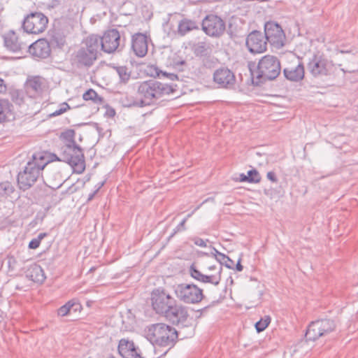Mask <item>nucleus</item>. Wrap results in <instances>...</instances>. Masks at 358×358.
Here are the masks:
<instances>
[{"instance_id": "41", "label": "nucleus", "mask_w": 358, "mask_h": 358, "mask_svg": "<svg viewBox=\"0 0 358 358\" xmlns=\"http://www.w3.org/2000/svg\"><path fill=\"white\" fill-rule=\"evenodd\" d=\"M187 222V218H184L173 229V233L171 234L169 238L173 237L177 233L184 231L187 229L185 224Z\"/></svg>"}, {"instance_id": "15", "label": "nucleus", "mask_w": 358, "mask_h": 358, "mask_svg": "<svg viewBox=\"0 0 358 358\" xmlns=\"http://www.w3.org/2000/svg\"><path fill=\"white\" fill-rule=\"evenodd\" d=\"M213 82L219 88L232 89L236 84L234 73L227 66L217 69L213 76Z\"/></svg>"}, {"instance_id": "33", "label": "nucleus", "mask_w": 358, "mask_h": 358, "mask_svg": "<svg viewBox=\"0 0 358 358\" xmlns=\"http://www.w3.org/2000/svg\"><path fill=\"white\" fill-rule=\"evenodd\" d=\"M85 101H92L93 103L101 105L104 103V98L99 96L93 89H89L83 94Z\"/></svg>"}, {"instance_id": "26", "label": "nucleus", "mask_w": 358, "mask_h": 358, "mask_svg": "<svg viewBox=\"0 0 358 358\" xmlns=\"http://www.w3.org/2000/svg\"><path fill=\"white\" fill-rule=\"evenodd\" d=\"M85 46H82L85 50L92 52L97 57L99 50H101V38L97 34L88 36L83 42Z\"/></svg>"}, {"instance_id": "29", "label": "nucleus", "mask_w": 358, "mask_h": 358, "mask_svg": "<svg viewBox=\"0 0 358 358\" xmlns=\"http://www.w3.org/2000/svg\"><path fill=\"white\" fill-rule=\"evenodd\" d=\"M76 131L74 129H66L61 133L59 139L62 142L60 147H66L65 150L69 148V145L77 144L75 141Z\"/></svg>"}, {"instance_id": "54", "label": "nucleus", "mask_w": 358, "mask_h": 358, "mask_svg": "<svg viewBox=\"0 0 358 358\" xmlns=\"http://www.w3.org/2000/svg\"><path fill=\"white\" fill-rule=\"evenodd\" d=\"M215 303V302H213V303L211 305H209V306H207L203 308H201V310H199V311L201 312V313H206L207 312V310L211 307L213 306V304Z\"/></svg>"}, {"instance_id": "40", "label": "nucleus", "mask_w": 358, "mask_h": 358, "mask_svg": "<svg viewBox=\"0 0 358 358\" xmlns=\"http://www.w3.org/2000/svg\"><path fill=\"white\" fill-rule=\"evenodd\" d=\"M225 257L226 258H223L222 259H221L222 258L220 257L217 259V262L220 264V266L222 267V265H224L228 268L234 269V262L227 255H225Z\"/></svg>"}, {"instance_id": "8", "label": "nucleus", "mask_w": 358, "mask_h": 358, "mask_svg": "<svg viewBox=\"0 0 358 358\" xmlns=\"http://www.w3.org/2000/svg\"><path fill=\"white\" fill-rule=\"evenodd\" d=\"M151 305L155 313L164 315L176 301L164 288L154 289L150 294Z\"/></svg>"}, {"instance_id": "43", "label": "nucleus", "mask_w": 358, "mask_h": 358, "mask_svg": "<svg viewBox=\"0 0 358 358\" xmlns=\"http://www.w3.org/2000/svg\"><path fill=\"white\" fill-rule=\"evenodd\" d=\"M41 244V242L36 238H33L29 243V248L30 249H36L39 247Z\"/></svg>"}, {"instance_id": "42", "label": "nucleus", "mask_w": 358, "mask_h": 358, "mask_svg": "<svg viewBox=\"0 0 358 358\" xmlns=\"http://www.w3.org/2000/svg\"><path fill=\"white\" fill-rule=\"evenodd\" d=\"M203 66L206 69H213L215 67L216 62L213 58L210 57H206L202 60Z\"/></svg>"}, {"instance_id": "4", "label": "nucleus", "mask_w": 358, "mask_h": 358, "mask_svg": "<svg viewBox=\"0 0 358 358\" xmlns=\"http://www.w3.org/2000/svg\"><path fill=\"white\" fill-rule=\"evenodd\" d=\"M248 66L252 76V84L256 86L275 80L281 72L280 59L271 55H266L259 59L255 76L251 69L252 64L250 63Z\"/></svg>"}, {"instance_id": "27", "label": "nucleus", "mask_w": 358, "mask_h": 358, "mask_svg": "<svg viewBox=\"0 0 358 358\" xmlns=\"http://www.w3.org/2000/svg\"><path fill=\"white\" fill-rule=\"evenodd\" d=\"M26 89L28 93L32 95L41 94L43 91V83L40 76H33L27 79Z\"/></svg>"}, {"instance_id": "24", "label": "nucleus", "mask_w": 358, "mask_h": 358, "mask_svg": "<svg viewBox=\"0 0 358 358\" xmlns=\"http://www.w3.org/2000/svg\"><path fill=\"white\" fill-rule=\"evenodd\" d=\"M97 57L92 52L85 50L80 47L73 55L72 61L73 64L80 69L83 67H90L96 60Z\"/></svg>"}, {"instance_id": "47", "label": "nucleus", "mask_w": 358, "mask_h": 358, "mask_svg": "<svg viewBox=\"0 0 358 358\" xmlns=\"http://www.w3.org/2000/svg\"><path fill=\"white\" fill-rule=\"evenodd\" d=\"M212 254L215 256L216 260L217 261V259L220 257L222 258L221 259H222L223 258H226L225 257V255L219 252L217 250H216L215 248H213V252H212Z\"/></svg>"}, {"instance_id": "45", "label": "nucleus", "mask_w": 358, "mask_h": 358, "mask_svg": "<svg viewBox=\"0 0 358 358\" xmlns=\"http://www.w3.org/2000/svg\"><path fill=\"white\" fill-rule=\"evenodd\" d=\"M61 3V0H51L50 3H48L47 8L48 9H52L57 7Z\"/></svg>"}, {"instance_id": "60", "label": "nucleus", "mask_w": 358, "mask_h": 358, "mask_svg": "<svg viewBox=\"0 0 358 358\" xmlns=\"http://www.w3.org/2000/svg\"><path fill=\"white\" fill-rule=\"evenodd\" d=\"M227 33L231 38H234V37L236 36L231 31H228Z\"/></svg>"}, {"instance_id": "14", "label": "nucleus", "mask_w": 358, "mask_h": 358, "mask_svg": "<svg viewBox=\"0 0 358 358\" xmlns=\"http://www.w3.org/2000/svg\"><path fill=\"white\" fill-rule=\"evenodd\" d=\"M267 40L264 33L253 30L246 37L245 46L252 54H261L267 50Z\"/></svg>"}, {"instance_id": "6", "label": "nucleus", "mask_w": 358, "mask_h": 358, "mask_svg": "<svg viewBox=\"0 0 358 358\" xmlns=\"http://www.w3.org/2000/svg\"><path fill=\"white\" fill-rule=\"evenodd\" d=\"M72 31L73 26L69 20L63 17L55 19L48 31L52 48L63 49L66 44V38Z\"/></svg>"}, {"instance_id": "32", "label": "nucleus", "mask_w": 358, "mask_h": 358, "mask_svg": "<svg viewBox=\"0 0 358 358\" xmlns=\"http://www.w3.org/2000/svg\"><path fill=\"white\" fill-rule=\"evenodd\" d=\"M79 308H80V303H76L74 300H70L57 310V314L64 317L69 315L71 310L73 309V311L76 312Z\"/></svg>"}, {"instance_id": "3", "label": "nucleus", "mask_w": 358, "mask_h": 358, "mask_svg": "<svg viewBox=\"0 0 358 358\" xmlns=\"http://www.w3.org/2000/svg\"><path fill=\"white\" fill-rule=\"evenodd\" d=\"M146 338L155 347H164L167 349L162 356H164L174 347L178 341L177 330L165 323H155L147 327L145 330Z\"/></svg>"}, {"instance_id": "19", "label": "nucleus", "mask_w": 358, "mask_h": 358, "mask_svg": "<svg viewBox=\"0 0 358 358\" xmlns=\"http://www.w3.org/2000/svg\"><path fill=\"white\" fill-rule=\"evenodd\" d=\"M52 43L47 38H40L32 43H28V51L34 57L46 59L50 56Z\"/></svg>"}, {"instance_id": "36", "label": "nucleus", "mask_w": 358, "mask_h": 358, "mask_svg": "<svg viewBox=\"0 0 358 358\" xmlns=\"http://www.w3.org/2000/svg\"><path fill=\"white\" fill-rule=\"evenodd\" d=\"M209 47L205 42L198 43L194 48V52L196 57L206 56L208 54Z\"/></svg>"}, {"instance_id": "44", "label": "nucleus", "mask_w": 358, "mask_h": 358, "mask_svg": "<svg viewBox=\"0 0 358 358\" xmlns=\"http://www.w3.org/2000/svg\"><path fill=\"white\" fill-rule=\"evenodd\" d=\"M193 241H194V243L198 246L203 247V248L206 247V241L201 238L196 237V238H193Z\"/></svg>"}, {"instance_id": "18", "label": "nucleus", "mask_w": 358, "mask_h": 358, "mask_svg": "<svg viewBox=\"0 0 358 358\" xmlns=\"http://www.w3.org/2000/svg\"><path fill=\"white\" fill-rule=\"evenodd\" d=\"M285 78L290 82L298 83L305 76V68L303 62L299 59H294L290 65L282 69Z\"/></svg>"}, {"instance_id": "46", "label": "nucleus", "mask_w": 358, "mask_h": 358, "mask_svg": "<svg viewBox=\"0 0 358 358\" xmlns=\"http://www.w3.org/2000/svg\"><path fill=\"white\" fill-rule=\"evenodd\" d=\"M267 178L273 182H278V178L275 173L273 171H269L266 175Z\"/></svg>"}, {"instance_id": "49", "label": "nucleus", "mask_w": 358, "mask_h": 358, "mask_svg": "<svg viewBox=\"0 0 358 358\" xmlns=\"http://www.w3.org/2000/svg\"><path fill=\"white\" fill-rule=\"evenodd\" d=\"M7 87L3 79L0 78V93L3 94L6 92Z\"/></svg>"}, {"instance_id": "11", "label": "nucleus", "mask_w": 358, "mask_h": 358, "mask_svg": "<svg viewBox=\"0 0 358 358\" xmlns=\"http://www.w3.org/2000/svg\"><path fill=\"white\" fill-rule=\"evenodd\" d=\"M48 18L41 12H32L24 17L22 28L27 34H39L48 27Z\"/></svg>"}, {"instance_id": "35", "label": "nucleus", "mask_w": 358, "mask_h": 358, "mask_svg": "<svg viewBox=\"0 0 358 358\" xmlns=\"http://www.w3.org/2000/svg\"><path fill=\"white\" fill-rule=\"evenodd\" d=\"M9 95L11 100L17 105H21L24 102V93L22 90L10 89Z\"/></svg>"}, {"instance_id": "56", "label": "nucleus", "mask_w": 358, "mask_h": 358, "mask_svg": "<svg viewBox=\"0 0 358 358\" xmlns=\"http://www.w3.org/2000/svg\"><path fill=\"white\" fill-rule=\"evenodd\" d=\"M201 205H202V203L200 204L199 206H197L192 213H189L185 218H187V220L189 217H191L192 216V215L194 213V212L200 208V206Z\"/></svg>"}, {"instance_id": "59", "label": "nucleus", "mask_w": 358, "mask_h": 358, "mask_svg": "<svg viewBox=\"0 0 358 358\" xmlns=\"http://www.w3.org/2000/svg\"><path fill=\"white\" fill-rule=\"evenodd\" d=\"M103 185H104V181L98 183L97 185H96V189H98V192H99V189L103 186Z\"/></svg>"}, {"instance_id": "64", "label": "nucleus", "mask_w": 358, "mask_h": 358, "mask_svg": "<svg viewBox=\"0 0 358 358\" xmlns=\"http://www.w3.org/2000/svg\"><path fill=\"white\" fill-rule=\"evenodd\" d=\"M69 5L71 6L72 5V2H69Z\"/></svg>"}, {"instance_id": "31", "label": "nucleus", "mask_w": 358, "mask_h": 358, "mask_svg": "<svg viewBox=\"0 0 358 358\" xmlns=\"http://www.w3.org/2000/svg\"><path fill=\"white\" fill-rule=\"evenodd\" d=\"M15 192V187L11 182L6 180L0 182V198H13L12 194Z\"/></svg>"}, {"instance_id": "9", "label": "nucleus", "mask_w": 358, "mask_h": 358, "mask_svg": "<svg viewBox=\"0 0 358 358\" xmlns=\"http://www.w3.org/2000/svg\"><path fill=\"white\" fill-rule=\"evenodd\" d=\"M116 29H110L104 31L101 38V50L106 53L120 52L125 46V38Z\"/></svg>"}, {"instance_id": "2", "label": "nucleus", "mask_w": 358, "mask_h": 358, "mask_svg": "<svg viewBox=\"0 0 358 358\" xmlns=\"http://www.w3.org/2000/svg\"><path fill=\"white\" fill-rule=\"evenodd\" d=\"M178 86L173 83H165L156 79H150L139 83L137 95L139 100L134 101L129 106L143 107L157 103L159 99L166 95L178 91Z\"/></svg>"}, {"instance_id": "37", "label": "nucleus", "mask_w": 358, "mask_h": 358, "mask_svg": "<svg viewBox=\"0 0 358 358\" xmlns=\"http://www.w3.org/2000/svg\"><path fill=\"white\" fill-rule=\"evenodd\" d=\"M271 322V317L268 315H266L261 318L255 324V329L258 333L263 331L268 326Z\"/></svg>"}, {"instance_id": "17", "label": "nucleus", "mask_w": 358, "mask_h": 358, "mask_svg": "<svg viewBox=\"0 0 358 358\" xmlns=\"http://www.w3.org/2000/svg\"><path fill=\"white\" fill-rule=\"evenodd\" d=\"M163 317L173 325L183 324L189 317L188 308L176 300L175 305H172Z\"/></svg>"}, {"instance_id": "55", "label": "nucleus", "mask_w": 358, "mask_h": 358, "mask_svg": "<svg viewBox=\"0 0 358 358\" xmlns=\"http://www.w3.org/2000/svg\"><path fill=\"white\" fill-rule=\"evenodd\" d=\"M47 235H48V234H47V233H41V234H39L38 235V236H37V238H37L40 242H41L42 239H43V238H45V236H47Z\"/></svg>"}, {"instance_id": "12", "label": "nucleus", "mask_w": 358, "mask_h": 358, "mask_svg": "<svg viewBox=\"0 0 358 358\" xmlns=\"http://www.w3.org/2000/svg\"><path fill=\"white\" fill-rule=\"evenodd\" d=\"M202 30L204 33L211 37H221L225 30V22L218 15L210 14L207 15L201 23Z\"/></svg>"}, {"instance_id": "57", "label": "nucleus", "mask_w": 358, "mask_h": 358, "mask_svg": "<svg viewBox=\"0 0 358 358\" xmlns=\"http://www.w3.org/2000/svg\"><path fill=\"white\" fill-rule=\"evenodd\" d=\"M62 113H60L59 109L56 110L55 112H53L52 114L50 115V117H56L58 115H62Z\"/></svg>"}, {"instance_id": "38", "label": "nucleus", "mask_w": 358, "mask_h": 358, "mask_svg": "<svg viewBox=\"0 0 358 358\" xmlns=\"http://www.w3.org/2000/svg\"><path fill=\"white\" fill-rule=\"evenodd\" d=\"M154 70H155V73L152 72V76L159 77L160 75H162L164 77L167 78L171 80H178V76L177 74L167 73L166 71H162L161 70H159L158 68H157V67H155Z\"/></svg>"}, {"instance_id": "62", "label": "nucleus", "mask_w": 358, "mask_h": 358, "mask_svg": "<svg viewBox=\"0 0 358 358\" xmlns=\"http://www.w3.org/2000/svg\"><path fill=\"white\" fill-rule=\"evenodd\" d=\"M106 358H116L114 355H110L108 357H107Z\"/></svg>"}, {"instance_id": "22", "label": "nucleus", "mask_w": 358, "mask_h": 358, "mask_svg": "<svg viewBox=\"0 0 358 358\" xmlns=\"http://www.w3.org/2000/svg\"><path fill=\"white\" fill-rule=\"evenodd\" d=\"M3 38L5 47L13 52H20L28 47V43L22 41V38L19 37L13 30L5 34Z\"/></svg>"}, {"instance_id": "10", "label": "nucleus", "mask_w": 358, "mask_h": 358, "mask_svg": "<svg viewBox=\"0 0 358 358\" xmlns=\"http://www.w3.org/2000/svg\"><path fill=\"white\" fill-rule=\"evenodd\" d=\"M174 291L176 297L185 303H198L204 297L203 289L194 284H178Z\"/></svg>"}, {"instance_id": "1", "label": "nucleus", "mask_w": 358, "mask_h": 358, "mask_svg": "<svg viewBox=\"0 0 358 358\" xmlns=\"http://www.w3.org/2000/svg\"><path fill=\"white\" fill-rule=\"evenodd\" d=\"M57 158V155L48 152L34 153L25 166L17 175V185L20 190L27 191L34 187L45 166Z\"/></svg>"}, {"instance_id": "61", "label": "nucleus", "mask_w": 358, "mask_h": 358, "mask_svg": "<svg viewBox=\"0 0 358 358\" xmlns=\"http://www.w3.org/2000/svg\"><path fill=\"white\" fill-rule=\"evenodd\" d=\"M215 268H216V266H215V265H213V266H210L208 267V269H209V270H214V269H215Z\"/></svg>"}, {"instance_id": "50", "label": "nucleus", "mask_w": 358, "mask_h": 358, "mask_svg": "<svg viewBox=\"0 0 358 358\" xmlns=\"http://www.w3.org/2000/svg\"><path fill=\"white\" fill-rule=\"evenodd\" d=\"M241 257H240L237 262V264L236 266L234 265V269H236L237 271H242L243 270V266L241 264Z\"/></svg>"}, {"instance_id": "53", "label": "nucleus", "mask_w": 358, "mask_h": 358, "mask_svg": "<svg viewBox=\"0 0 358 358\" xmlns=\"http://www.w3.org/2000/svg\"><path fill=\"white\" fill-rule=\"evenodd\" d=\"M106 113L109 117H113L115 115V111L113 108L107 110Z\"/></svg>"}, {"instance_id": "20", "label": "nucleus", "mask_w": 358, "mask_h": 358, "mask_svg": "<svg viewBox=\"0 0 358 358\" xmlns=\"http://www.w3.org/2000/svg\"><path fill=\"white\" fill-rule=\"evenodd\" d=\"M117 351L123 358H144L138 347L136 346L133 341L128 338H122L119 341Z\"/></svg>"}, {"instance_id": "52", "label": "nucleus", "mask_w": 358, "mask_h": 358, "mask_svg": "<svg viewBox=\"0 0 358 358\" xmlns=\"http://www.w3.org/2000/svg\"><path fill=\"white\" fill-rule=\"evenodd\" d=\"M248 175H245L244 173L240 174V181L241 182H248Z\"/></svg>"}, {"instance_id": "48", "label": "nucleus", "mask_w": 358, "mask_h": 358, "mask_svg": "<svg viewBox=\"0 0 358 358\" xmlns=\"http://www.w3.org/2000/svg\"><path fill=\"white\" fill-rule=\"evenodd\" d=\"M71 108L70 106L66 102H63L59 105V111L62 113L66 112Z\"/></svg>"}, {"instance_id": "7", "label": "nucleus", "mask_w": 358, "mask_h": 358, "mask_svg": "<svg viewBox=\"0 0 358 358\" xmlns=\"http://www.w3.org/2000/svg\"><path fill=\"white\" fill-rule=\"evenodd\" d=\"M336 328L335 320L323 318L311 322L306 329V341H315L321 337L326 336L334 331Z\"/></svg>"}, {"instance_id": "21", "label": "nucleus", "mask_w": 358, "mask_h": 358, "mask_svg": "<svg viewBox=\"0 0 358 358\" xmlns=\"http://www.w3.org/2000/svg\"><path fill=\"white\" fill-rule=\"evenodd\" d=\"M189 271L192 278L203 283H210L217 286L222 280V266H220L216 274L212 275L203 274L194 264L190 266Z\"/></svg>"}, {"instance_id": "16", "label": "nucleus", "mask_w": 358, "mask_h": 358, "mask_svg": "<svg viewBox=\"0 0 358 358\" xmlns=\"http://www.w3.org/2000/svg\"><path fill=\"white\" fill-rule=\"evenodd\" d=\"M330 66L333 64H330L327 59L317 54H314L307 64L308 71L314 77L328 76Z\"/></svg>"}, {"instance_id": "63", "label": "nucleus", "mask_w": 358, "mask_h": 358, "mask_svg": "<svg viewBox=\"0 0 358 358\" xmlns=\"http://www.w3.org/2000/svg\"><path fill=\"white\" fill-rule=\"evenodd\" d=\"M341 71L344 73H345V71L343 69H341Z\"/></svg>"}, {"instance_id": "23", "label": "nucleus", "mask_w": 358, "mask_h": 358, "mask_svg": "<svg viewBox=\"0 0 358 358\" xmlns=\"http://www.w3.org/2000/svg\"><path fill=\"white\" fill-rule=\"evenodd\" d=\"M148 36L143 33H136L131 37V50L138 57H143L148 53Z\"/></svg>"}, {"instance_id": "28", "label": "nucleus", "mask_w": 358, "mask_h": 358, "mask_svg": "<svg viewBox=\"0 0 358 358\" xmlns=\"http://www.w3.org/2000/svg\"><path fill=\"white\" fill-rule=\"evenodd\" d=\"M199 25L195 20L183 18L182 19L178 26V32L180 36H185L189 31L193 30H199Z\"/></svg>"}, {"instance_id": "34", "label": "nucleus", "mask_w": 358, "mask_h": 358, "mask_svg": "<svg viewBox=\"0 0 358 358\" xmlns=\"http://www.w3.org/2000/svg\"><path fill=\"white\" fill-rule=\"evenodd\" d=\"M115 69L120 78V82L127 84L131 78V71L126 66H119L115 67Z\"/></svg>"}, {"instance_id": "25", "label": "nucleus", "mask_w": 358, "mask_h": 358, "mask_svg": "<svg viewBox=\"0 0 358 358\" xmlns=\"http://www.w3.org/2000/svg\"><path fill=\"white\" fill-rule=\"evenodd\" d=\"M15 119L14 107L5 99H0V123L11 121Z\"/></svg>"}, {"instance_id": "58", "label": "nucleus", "mask_w": 358, "mask_h": 358, "mask_svg": "<svg viewBox=\"0 0 358 358\" xmlns=\"http://www.w3.org/2000/svg\"><path fill=\"white\" fill-rule=\"evenodd\" d=\"M338 52L341 54H345V53H350L352 52V50H347V49H340V50H338Z\"/></svg>"}, {"instance_id": "30", "label": "nucleus", "mask_w": 358, "mask_h": 358, "mask_svg": "<svg viewBox=\"0 0 358 358\" xmlns=\"http://www.w3.org/2000/svg\"><path fill=\"white\" fill-rule=\"evenodd\" d=\"M28 272L29 276L35 282H43L45 280L44 271L40 265L35 264L31 266Z\"/></svg>"}, {"instance_id": "13", "label": "nucleus", "mask_w": 358, "mask_h": 358, "mask_svg": "<svg viewBox=\"0 0 358 358\" xmlns=\"http://www.w3.org/2000/svg\"><path fill=\"white\" fill-rule=\"evenodd\" d=\"M264 34L268 43L275 48H281L285 44L286 36L282 27L277 22L268 21L264 24Z\"/></svg>"}, {"instance_id": "5", "label": "nucleus", "mask_w": 358, "mask_h": 358, "mask_svg": "<svg viewBox=\"0 0 358 358\" xmlns=\"http://www.w3.org/2000/svg\"><path fill=\"white\" fill-rule=\"evenodd\" d=\"M70 149L65 150L66 147H60L59 155L54 161L65 162L71 166L73 172L83 173L85 170V160L83 149L78 144L69 145Z\"/></svg>"}, {"instance_id": "51", "label": "nucleus", "mask_w": 358, "mask_h": 358, "mask_svg": "<svg viewBox=\"0 0 358 358\" xmlns=\"http://www.w3.org/2000/svg\"><path fill=\"white\" fill-rule=\"evenodd\" d=\"M97 193L98 189H95L93 192L90 193L88 196L87 201L90 202V201H92Z\"/></svg>"}, {"instance_id": "39", "label": "nucleus", "mask_w": 358, "mask_h": 358, "mask_svg": "<svg viewBox=\"0 0 358 358\" xmlns=\"http://www.w3.org/2000/svg\"><path fill=\"white\" fill-rule=\"evenodd\" d=\"M248 178L249 183H258L261 181V176L255 169L248 171Z\"/></svg>"}]
</instances>
